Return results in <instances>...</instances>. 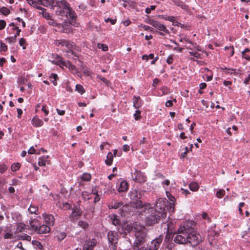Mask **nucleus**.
Masks as SVG:
<instances>
[{
    "mask_svg": "<svg viewBox=\"0 0 250 250\" xmlns=\"http://www.w3.org/2000/svg\"><path fill=\"white\" fill-rule=\"evenodd\" d=\"M194 222L188 221L179 227L178 231L179 233H184L187 237V243L191 246L195 247L202 241L201 235L195 232Z\"/></svg>",
    "mask_w": 250,
    "mask_h": 250,
    "instance_id": "f257e3e1",
    "label": "nucleus"
},
{
    "mask_svg": "<svg viewBox=\"0 0 250 250\" xmlns=\"http://www.w3.org/2000/svg\"><path fill=\"white\" fill-rule=\"evenodd\" d=\"M134 230L135 231V240L133 247L135 250L138 249L140 246L145 243L147 234L146 229L138 223L134 224Z\"/></svg>",
    "mask_w": 250,
    "mask_h": 250,
    "instance_id": "f03ea898",
    "label": "nucleus"
},
{
    "mask_svg": "<svg viewBox=\"0 0 250 250\" xmlns=\"http://www.w3.org/2000/svg\"><path fill=\"white\" fill-rule=\"evenodd\" d=\"M146 213H149L146 217V223L148 226H152L158 223L161 218H165L167 216L166 212H159L158 210L149 207L146 210Z\"/></svg>",
    "mask_w": 250,
    "mask_h": 250,
    "instance_id": "7ed1b4c3",
    "label": "nucleus"
},
{
    "mask_svg": "<svg viewBox=\"0 0 250 250\" xmlns=\"http://www.w3.org/2000/svg\"><path fill=\"white\" fill-rule=\"evenodd\" d=\"M108 247L110 250H116L118 241V233L114 231H109L107 233Z\"/></svg>",
    "mask_w": 250,
    "mask_h": 250,
    "instance_id": "20e7f679",
    "label": "nucleus"
},
{
    "mask_svg": "<svg viewBox=\"0 0 250 250\" xmlns=\"http://www.w3.org/2000/svg\"><path fill=\"white\" fill-rule=\"evenodd\" d=\"M169 208V205H168V202L166 198H159L155 204V209L154 210H158L159 212H166V211H168Z\"/></svg>",
    "mask_w": 250,
    "mask_h": 250,
    "instance_id": "39448f33",
    "label": "nucleus"
},
{
    "mask_svg": "<svg viewBox=\"0 0 250 250\" xmlns=\"http://www.w3.org/2000/svg\"><path fill=\"white\" fill-rule=\"evenodd\" d=\"M49 58H54V59L51 60V62L55 64H61L66 67L69 66V68L74 69L75 66L70 63L69 62H65L62 61V58L57 54H52L49 57Z\"/></svg>",
    "mask_w": 250,
    "mask_h": 250,
    "instance_id": "423d86ee",
    "label": "nucleus"
},
{
    "mask_svg": "<svg viewBox=\"0 0 250 250\" xmlns=\"http://www.w3.org/2000/svg\"><path fill=\"white\" fill-rule=\"evenodd\" d=\"M130 206L133 208L136 209H142L141 211H144V212H146V210L149 207V205L144 204L143 202L139 199L132 200L130 203Z\"/></svg>",
    "mask_w": 250,
    "mask_h": 250,
    "instance_id": "0eeeda50",
    "label": "nucleus"
},
{
    "mask_svg": "<svg viewBox=\"0 0 250 250\" xmlns=\"http://www.w3.org/2000/svg\"><path fill=\"white\" fill-rule=\"evenodd\" d=\"M164 237L163 235H160L158 237L152 240L148 244L151 250H158L160 247Z\"/></svg>",
    "mask_w": 250,
    "mask_h": 250,
    "instance_id": "6e6552de",
    "label": "nucleus"
},
{
    "mask_svg": "<svg viewBox=\"0 0 250 250\" xmlns=\"http://www.w3.org/2000/svg\"><path fill=\"white\" fill-rule=\"evenodd\" d=\"M131 178L133 181L138 183H142L146 181V177L143 173L140 171L136 170L131 173Z\"/></svg>",
    "mask_w": 250,
    "mask_h": 250,
    "instance_id": "1a4fd4ad",
    "label": "nucleus"
},
{
    "mask_svg": "<svg viewBox=\"0 0 250 250\" xmlns=\"http://www.w3.org/2000/svg\"><path fill=\"white\" fill-rule=\"evenodd\" d=\"M97 243L95 239L86 240L83 246V250H93Z\"/></svg>",
    "mask_w": 250,
    "mask_h": 250,
    "instance_id": "9d476101",
    "label": "nucleus"
},
{
    "mask_svg": "<svg viewBox=\"0 0 250 250\" xmlns=\"http://www.w3.org/2000/svg\"><path fill=\"white\" fill-rule=\"evenodd\" d=\"M55 4L53 5L54 9L57 7V9H66L69 7V3L65 0H56L55 2Z\"/></svg>",
    "mask_w": 250,
    "mask_h": 250,
    "instance_id": "9b49d317",
    "label": "nucleus"
},
{
    "mask_svg": "<svg viewBox=\"0 0 250 250\" xmlns=\"http://www.w3.org/2000/svg\"><path fill=\"white\" fill-rule=\"evenodd\" d=\"M183 235L178 234L176 235L174 239V242L177 244H185L187 243V237L182 233Z\"/></svg>",
    "mask_w": 250,
    "mask_h": 250,
    "instance_id": "f8f14e48",
    "label": "nucleus"
},
{
    "mask_svg": "<svg viewBox=\"0 0 250 250\" xmlns=\"http://www.w3.org/2000/svg\"><path fill=\"white\" fill-rule=\"evenodd\" d=\"M166 194L167 197L169 200V202H168V204H169V212H173L174 209L175 198L168 191H166Z\"/></svg>",
    "mask_w": 250,
    "mask_h": 250,
    "instance_id": "ddd939ff",
    "label": "nucleus"
},
{
    "mask_svg": "<svg viewBox=\"0 0 250 250\" xmlns=\"http://www.w3.org/2000/svg\"><path fill=\"white\" fill-rule=\"evenodd\" d=\"M44 220L48 225L52 226L54 224V217L51 214H45L44 215Z\"/></svg>",
    "mask_w": 250,
    "mask_h": 250,
    "instance_id": "4468645a",
    "label": "nucleus"
},
{
    "mask_svg": "<svg viewBox=\"0 0 250 250\" xmlns=\"http://www.w3.org/2000/svg\"><path fill=\"white\" fill-rule=\"evenodd\" d=\"M50 227L45 225L41 226L39 228H38L37 231L39 234L46 233L50 231Z\"/></svg>",
    "mask_w": 250,
    "mask_h": 250,
    "instance_id": "2eb2a0df",
    "label": "nucleus"
},
{
    "mask_svg": "<svg viewBox=\"0 0 250 250\" xmlns=\"http://www.w3.org/2000/svg\"><path fill=\"white\" fill-rule=\"evenodd\" d=\"M136 223H137L135 222L133 224L127 223L124 224L122 227V228L125 231V233L126 232H129L133 229H134V224Z\"/></svg>",
    "mask_w": 250,
    "mask_h": 250,
    "instance_id": "dca6fc26",
    "label": "nucleus"
},
{
    "mask_svg": "<svg viewBox=\"0 0 250 250\" xmlns=\"http://www.w3.org/2000/svg\"><path fill=\"white\" fill-rule=\"evenodd\" d=\"M128 188V183L125 181H123L120 183V186L118 188L119 192H124Z\"/></svg>",
    "mask_w": 250,
    "mask_h": 250,
    "instance_id": "f3484780",
    "label": "nucleus"
},
{
    "mask_svg": "<svg viewBox=\"0 0 250 250\" xmlns=\"http://www.w3.org/2000/svg\"><path fill=\"white\" fill-rule=\"evenodd\" d=\"M32 125L36 127H40L43 125V121L37 117H34L32 120Z\"/></svg>",
    "mask_w": 250,
    "mask_h": 250,
    "instance_id": "a211bd4d",
    "label": "nucleus"
},
{
    "mask_svg": "<svg viewBox=\"0 0 250 250\" xmlns=\"http://www.w3.org/2000/svg\"><path fill=\"white\" fill-rule=\"evenodd\" d=\"M133 106L136 108H139L142 105L141 100L140 97L134 96L133 97Z\"/></svg>",
    "mask_w": 250,
    "mask_h": 250,
    "instance_id": "6ab92c4d",
    "label": "nucleus"
},
{
    "mask_svg": "<svg viewBox=\"0 0 250 250\" xmlns=\"http://www.w3.org/2000/svg\"><path fill=\"white\" fill-rule=\"evenodd\" d=\"M67 14L69 15L70 18L71 20H75L77 19V15L75 11L70 7L69 5L68 8H67Z\"/></svg>",
    "mask_w": 250,
    "mask_h": 250,
    "instance_id": "aec40b11",
    "label": "nucleus"
},
{
    "mask_svg": "<svg viewBox=\"0 0 250 250\" xmlns=\"http://www.w3.org/2000/svg\"><path fill=\"white\" fill-rule=\"evenodd\" d=\"M113 159V154L111 152H109L107 154L106 160L105 162L106 165L110 166L112 164Z\"/></svg>",
    "mask_w": 250,
    "mask_h": 250,
    "instance_id": "412c9836",
    "label": "nucleus"
},
{
    "mask_svg": "<svg viewBox=\"0 0 250 250\" xmlns=\"http://www.w3.org/2000/svg\"><path fill=\"white\" fill-rule=\"evenodd\" d=\"M130 198L132 200L139 199L140 197L138 196V191L136 190H133L129 193Z\"/></svg>",
    "mask_w": 250,
    "mask_h": 250,
    "instance_id": "4be33fe9",
    "label": "nucleus"
},
{
    "mask_svg": "<svg viewBox=\"0 0 250 250\" xmlns=\"http://www.w3.org/2000/svg\"><path fill=\"white\" fill-rule=\"evenodd\" d=\"M123 205L122 202L112 203L111 205H109V208L116 209L122 206Z\"/></svg>",
    "mask_w": 250,
    "mask_h": 250,
    "instance_id": "5701e85b",
    "label": "nucleus"
},
{
    "mask_svg": "<svg viewBox=\"0 0 250 250\" xmlns=\"http://www.w3.org/2000/svg\"><path fill=\"white\" fill-rule=\"evenodd\" d=\"M190 189L193 191H196L198 190L199 186L196 182H192L189 185Z\"/></svg>",
    "mask_w": 250,
    "mask_h": 250,
    "instance_id": "b1692460",
    "label": "nucleus"
},
{
    "mask_svg": "<svg viewBox=\"0 0 250 250\" xmlns=\"http://www.w3.org/2000/svg\"><path fill=\"white\" fill-rule=\"evenodd\" d=\"M82 211H80L78 209H74L72 211L71 216L72 217L78 218L80 216H81L82 215Z\"/></svg>",
    "mask_w": 250,
    "mask_h": 250,
    "instance_id": "393cba45",
    "label": "nucleus"
},
{
    "mask_svg": "<svg viewBox=\"0 0 250 250\" xmlns=\"http://www.w3.org/2000/svg\"><path fill=\"white\" fill-rule=\"evenodd\" d=\"M37 223V221L35 219L32 220V221H31L30 222V225L31 227L35 231H37L38 229V228L37 225L36 224Z\"/></svg>",
    "mask_w": 250,
    "mask_h": 250,
    "instance_id": "a878e982",
    "label": "nucleus"
},
{
    "mask_svg": "<svg viewBox=\"0 0 250 250\" xmlns=\"http://www.w3.org/2000/svg\"><path fill=\"white\" fill-rule=\"evenodd\" d=\"M39 2H40V4L44 6H50L51 8L52 9H54V6H53V5L50 4V3H48L47 1H45V0H38Z\"/></svg>",
    "mask_w": 250,
    "mask_h": 250,
    "instance_id": "bb28decb",
    "label": "nucleus"
},
{
    "mask_svg": "<svg viewBox=\"0 0 250 250\" xmlns=\"http://www.w3.org/2000/svg\"><path fill=\"white\" fill-rule=\"evenodd\" d=\"M78 225L80 227L84 229H86L88 227V223L87 222L81 220L79 221Z\"/></svg>",
    "mask_w": 250,
    "mask_h": 250,
    "instance_id": "cd10ccee",
    "label": "nucleus"
},
{
    "mask_svg": "<svg viewBox=\"0 0 250 250\" xmlns=\"http://www.w3.org/2000/svg\"><path fill=\"white\" fill-rule=\"evenodd\" d=\"M0 13H1L4 15H7L10 14V10L5 7H2L0 8Z\"/></svg>",
    "mask_w": 250,
    "mask_h": 250,
    "instance_id": "c85d7f7f",
    "label": "nucleus"
},
{
    "mask_svg": "<svg viewBox=\"0 0 250 250\" xmlns=\"http://www.w3.org/2000/svg\"><path fill=\"white\" fill-rule=\"evenodd\" d=\"M157 28L160 31H163L167 33H169L168 30L167 29L166 27L163 24L160 23Z\"/></svg>",
    "mask_w": 250,
    "mask_h": 250,
    "instance_id": "c756f323",
    "label": "nucleus"
},
{
    "mask_svg": "<svg viewBox=\"0 0 250 250\" xmlns=\"http://www.w3.org/2000/svg\"><path fill=\"white\" fill-rule=\"evenodd\" d=\"M76 90L81 94L85 92L83 86L80 84H77L76 85Z\"/></svg>",
    "mask_w": 250,
    "mask_h": 250,
    "instance_id": "7c9ffc66",
    "label": "nucleus"
},
{
    "mask_svg": "<svg viewBox=\"0 0 250 250\" xmlns=\"http://www.w3.org/2000/svg\"><path fill=\"white\" fill-rule=\"evenodd\" d=\"M21 167V164L19 163H17L13 164L11 166V169L13 171H16L19 169Z\"/></svg>",
    "mask_w": 250,
    "mask_h": 250,
    "instance_id": "2f4dec72",
    "label": "nucleus"
},
{
    "mask_svg": "<svg viewBox=\"0 0 250 250\" xmlns=\"http://www.w3.org/2000/svg\"><path fill=\"white\" fill-rule=\"evenodd\" d=\"M26 229V226L23 224H19L17 228V232H21L22 230Z\"/></svg>",
    "mask_w": 250,
    "mask_h": 250,
    "instance_id": "473e14b6",
    "label": "nucleus"
},
{
    "mask_svg": "<svg viewBox=\"0 0 250 250\" xmlns=\"http://www.w3.org/2000/svg\"><path fill=\"white\" fill-rule=\"evenodd\" d=\"M42 14L43 17H44L45 18L47 19V20L51 19V17L50 16L49 13H48L46 11V10L45 9H42Z\"/></svg>",
    "mask_w": 250,
    "mask_h": 250,
    "instance_id": "72a5a7b5",
    "label": "nucleus"
},
{
    "mask_svg": "<svg viewBox=\"0 0 250 250\" xmlns=\"http://www.w3.org/2000/svg\"><path fill=\"white\" fill-rule=\"evenodd\" d=\"M32 244L36 246V247L38 248L39 249L42 250L43 249V246L41 244V243L38 241H36V240H34V241H32Z\"/></svg>",
    "mask_w": 250,
    "mask_h": 250,
    "instance_id": "f704fd0d",
    "label": "nucleus"
},
{
    "mask_svg": "<svg viewBox=\"0 0 250 250\" xmlns=\"http://www.w3.org/2000/svg\"><path fill=\"white\" fill-rule=\"evenodd\" d=\"M225 191L224 189H219L216 192V196L218 198H222L225 194Z\"/></svg>",
    "mask_w": 250,
    "mask_h": 250,
    "instance_id": "c9c22d12",
    "label": "nucleus"
},
{
    "mask_svg": "<svg viewBox=\"0 0 250 250\" xmlns=\"http://www.w3.org/2000/svg\"><path fill=\"white\" fill-rule=\"evenodd\" d=\"M72 28L71 26H68L67 25H65V26H63V32L65 33H70L72 32Z\"/></svg>",
    "mask_w": 250,
    "mask_h": 250,
    "instance_id": "e433bc0d",
    "label": "nucleus"
},
{
    "mask_svg": "<svg viewBox=\"0 0 250 250\" xmlns=\"http://www.w3.org/2000/svg\"><path fill=\"white\" fill-rule=\"evenodd\" d=\"M97 78L99 79H100L101 81H102L106 86H108L109 84H110V83L109 81L107 80L105 78L101 76H98Z\"/></svg>",
    "mask_w": 250,
    "mask_h": 250,
    "instance_id": "4c0bfd02",
    "label": "nucleus"
},
{
    "mask_svg": "<svg viewBox=\"0 0 250 250\" xmlns=\"http://www.w3.org/2000/svg\"><path fill=\"white\" fill-rule=\"evenodd\" d=\"M82 179L84 181H88L91 179V175L88 173H84L82 176Z\"/></svg>",
    "mask_w": 250,
    "mask_h": 250,
    "instance_id": "58836bf2",
    "label": "nucleus"
},
{
    "mask_svg": "<svg viewBox=\"0 0 250 250\" xmlns=\"http://www.w3.org/2000/svg\"><path fill=\"white\" fill-rule=\"evenodd\" d=\"M98 47L104 51H107L108 49V46L104 44L98 43Z\"/></svg>",
    "mask_w": 250,
    "mask_h": 250,
    "instance_id": "ea45409f",
    "label": "nucleus"
},
{
    "mask_svg": "<svg viewBox=\"0 0 250 250\" xmlns=\"http://www.w3.org/2000/svg\"><path fill=\"white\" fill-rule=\"evenodd\" d=\"M7 49V45L1 42H0V52L6 51Z\"/></svg>",
    "mask_w": 250,
    "mask_h": 250,
    "instance_id": "a19ab883",
    "label": "nucleus"
},
{
    "mask_svg": "<svg viewBox=\"0 0 250 250\" xmlns=\"http://www.w3.org/2000/svg\"><path fill=\"white\" fill-rule=\"evenodd\" d=\"M28 210L31 213H36V211H38V208L35 206L31 205L28 208Z\"/></svg>",
    "mask_w": 250,
    "mask_h": 250,
    "instance_id": "79ce46f5",
    "label": "nucleus"
},
{
    "mask_svg": "<svg viewBox=\"0 0 250 250\" xmlns=\"http://www.w3.org/2000/svg\"><path fill=\"white\" fill-rule=\"evenodd\" d=\"M64 9H58L56 11V13L57 15L63 16L65 14V12L64 11Z\"/></svg>",
    "mask_w": 250,
    "mask_h": 250,
    "instance_id": "37998d69",
    "label": "nucleus"
},
{
    "mask_svg": "<svg viewBox=\"0 0 250 250\" xmlns=\"http://www.w3.org/2000/svg\"><path fill=\"white\" fill-rule=\"evenodd\" d=\"M20 238L21 239H22V240H27L28 241H30L31 240V237L27 235V234H25L24 235H22L20 237Z\"/></svg>",
    "mask_w": 250,
    "mask_h": 250,
    "instance_id": "c03bdc74",
    "label": "nucleus"
},
{
    "mask_svg": "<svg viewBox=\"0 0 250 250\" xmlns=\"http://www.w3.org/2000/svg\"><path fill=\"white\" fill-rule=\"evenodd\" d=\"M71 207V205L67 203H63L62 206L61 207V208L64 209H69Z\"/></svg>",
    "mask_w": 250,
    "mask_h": 250,
    "instance_id": "a18cd8bd",
    "label": "nucleus"
},
{
    "mask_svg": "<svg viewBox=\"0 0 250 250\" xmlns=\"http://www.w3.org/2000/svg\"><path fill=\"white\" fill-rule=\"evenodd\" d=\"M66 237V234L64 232L61 233L58 235L59 240L62 241Z\"/></svg>",
    "mask_w": 250,
    "mask_h": 250,
    "instance_id": "49530a36",
    "label": "nucleus"
},
{
    "mask_svg": "<svg viewBox=\"0 0 250 250\" xmlns=\"http://www.w3.org/2000/svg\"><path fill=\"white\" fill-rule=\"evenodd\" d=\"M7 169V167L4 165H0V173H4L6 169Z\"/></svg>",
    "mask_w": 250,
    "mask_h": 250,
    "instance_id": "de8ad7c7",
    "label": "nucleus"
},
{
    "mask_svg": "<svg viewBox=\"0 0 250 250\" xmlns=\"http://www.w3.org/2000/svg\"><path fill=\"white\" fill-rule=\"evenodd\" d=\"M140 113H141V112L140 110H136V113L134 114V115L136 120H139L140 119V118L141 117V116L140 115Z\"/></svg>",
    "mask_w": 250,
    "mask_h": 250,
    "instance_id": "09e8293b",
    "label": "nucleus"
},
{
    "mask_svg": "<svg viewBox=\"0 0 250 250\" xmlns=\"http://www.w3.org/2000/svg\"><path fill=\"white\" fill-rule=\"evenodd\" d=\"M3 238L4 239H12L14 238L13 236V235L11 233H6L4 236Z\"/></svg>",
    "mask_w": 250,
    "mask_h": 250,
    "instance_id": "8fccbe9b",
    "label": "nucleus"
},
{
    "mask_svg": "<svg viewBox=\"0 0 250 250\" xmlns=\"http://www.w3.org/2000/svg\"><path fill=\"white\" fill-rule=\"evenodd\" d=\"M6 22L4 20H0V30L4 28Z\"/></svg>",
    "mask_w": 250,
    "mask_h": 250,
    "instance_id": "3c124183",
    "label": "nucleus"
},
{
    "mask_svg": "<svg viewBox=\"0 0 250 250\" xmlns=\"http://www.w3.org/2000/svg\"><path fill=\"white\" fill-rule=\"evenodd\" d=\"M119 222L120 221L116 218V217H114L112 220V224L115 226L119 225Z\"/></svg>",
    "mask_w": 250,
    "mask_h": 250,
    "instance_id": "603ef678",
    "label": "nucleus"
},
{
    "mask_svg": "<svg viewBox=\"0 0 250 250\" xmlns=\"http://www.w3.org/2000/svg\"><path fill=\"white\" fill-rule=\"evenodd\" d=\"M105 21L106 22H108V21H110L111 23L113 25L115 24L116 22V19H111L110 18H107L105 20Z\"/></svg>",
    "mask_w": 250,
    "mask_h": 250,
    "instance_id": "864d4df0",
    "label": "nucleus"
},
{
    "mask_svg": "<svg viewBox=\"0 0 250 250\" xmlns=\"http://www.w3.org/2000/svg\"><path fill=\"white\" fill-rule=\"evenodd\" d=\"M76 21V20H71V21H69V23L74 26L77 27L78 26L79 23H77Z\"/></svg>",
    "mask_w": 250,
    "mask_h": 250,
    "instance_id": "5fc2aeb1",
    "label": "nucleus"
},
{
    "mask_svg": "<svg viewBox=\"0 0 250 250\" xmlns=\"http://www.w3.org/2000/svg\"><path fill=\"white\" fill-rule=\"evenodd\" d=\"M27 2L29 4H30L31 6H37V2L35 1H34L33 0H29Z\"/></svg>",
    "mask_w": 250,
    "mask_h": 250,
    "instance_id": "6e6d98bb",
    "label": "nucleus"
},
{
    "mask_svg": "<svg viewBox=\"0 0 250 250\" xmlns=\"http://www.w3.org/2000/svg\"><path fill=\"white\" fill-rule=\"evenodd\" d=\"M13 29L17 30L16 34L14 36V37H16V38L18 36H19L21 30L19 29L18 26L15 27L14 28H13Z\"/></svg>",
    "mask_w": 250,
    "mask_h": 250,
    "instance_id": "4d7b16f0",
    "label": "nucleus"
},
{
    "mask_svg": "<svg viewBox=\"0 0 250 250\" xmlns=\"http://www.w3.org/2000/svg\"><path fill=\"white\" fill-rule=\"evenodd\" d=\"M82 196H83V197L85 199V200H89L90 199L89 197H87L88 196V194H87V192H83L82 193Z\"/></svg>",
    "mask_w": 250,
    "mask_h": 250,
    "instance_id": "13d9d810",
    "label": "nucleus"
},
{
    "mask_svg": "<svg viewBox=\"0 0 250 250\" xmlns=\"http://www.w3.org/2000/svg\"><path fill=\"white\" fill-rule=\"evenodd\" d=\"M35 152H36V150L33 146L31 147L30 148L28 151V153L31 154L35 153Z\"/></svg>",
    "mask_w": 250,
    "mask_h": 250,
    "instance_id": "bf43d9fd",
    "label": "nucleus"
},
{
    "mask_svg": "<svg viewBox=\"0 0 250 250\" xmlns=\"http://www.w3.org/2000/svg\"><path fill=\"white\" fill-rule=\"evenodd\" d=\"M172 105H173V104H172V101L168 100L166 103V106H167V107H171V106H172Z\"/></svg>",
    "mask_w": 250,
    "mask_h": 250,
    "instance_id": "052dcab7",
    "label": "nucleus"
},
{
    "mask_svg": "<svg viewBox=\"0 0 250 250\" xmlns=\"http://www.w3.org/2000/svg\"><path fill=\"white\" fill-rule=\"evenodd\" d=\"M17 247L19 248L20 249H21V250H26V249H25L23 246H22V244L21 242H19L18 245H17Z\"/></svg>",
    "mask_w": 250,
    "mask_h": 250,
    "instance_id": "680f3d73",
    "label": "nucleus"
},
{
    "mask_svg": "<svg viewBox=\"0 0 250 250\" xmlns=\"http://www.w3.org/2000/svg\"><path fill=\"white\" fill-rule=\"evenodd\" d=\"M42 110L44 112L45 115L47 116L49 112L46 109V105L42 106Z\"/></svg>",
    "mask_w": 250,
    "mask_h": 250,
    "instance_id": "e2e57ef3",
    "label": "nucleus"
},
{
    "mask_svg": "<svg viewBox=\"0 0 250 250\" xmlns=\"http://www.w3.org/2000/svg\"><path fill=\"white\" fill-rule=\"evenodd\" d=\"M25 40L24 38H21L19 41V44L21 46H22L25 43Z\"/></svg>",
    "mask_w": 250,
    "mask_h": 250,
    "instance_id": "0e129e2a",
    "label": "nucleus"
},
{
    "mask_svg": "<svg viewBox=\"0 0 250 250\" xmlns=\"http://www.w3.org/2000/svg\"><path fill=\"white\" fill-rule=\"evenodd\" d=\"M17 112H18V118H21V115L22 114V111L21 109L18 108L17 109Z\"/></svg>",
    "mask_w": 250,
    "mask_h": 250,
    "instance_id": "69168bd1",
    "label": "nucleus"
},
{
    "mask_svg": "<svg viewBox=\"0 0 250 250\" xmlns=\"http://www.w3.org/2000/svg\"><path fill=\"white\" fill-rule=\"evenodd\" d=\"M57 110V112L58 113V114L60 115H63L65 113V111L64 110H61L60 109H56Z\"/></svg>",
    "mask_w": 250,
    "mask_h": 250,
    "instance_id": "338daca9",
    "label": "nucleus"
},
{
    "mask_svg": "<svg viewBox=\"0 0 250 250\" xmlns=\"http://www.w3.org/2000/svg\"><path fill=\"white\" fill-rule=\"evenodd\" d=\"M123 149L124 151L126 152L129 150V146L127 145H125L123 146Z\"/></svg>",
    "mask_w": 250,
    "mask_h": 250,
    "instance_id": "774afa93",
    "label": "nucleus"
}]
</instances>
